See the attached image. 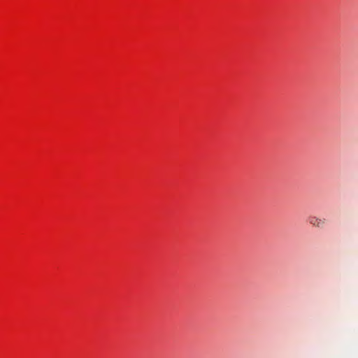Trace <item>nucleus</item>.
I'll use <instances>...</instances> for the list:
<instances>
[{
    "mask_svg": "<svg viewBox=\"0 0 358 358\" xmlns=\"http://www.w3.org/2000/svg\"><path fill=\"white\" fill-rule=\"evenodd\" d=\"M308 222L315 227L323 228L326 224V219L310 216L308 217Z\"/></svg>",
    "mask_w": 358,
    "mask_h": 358,
    "instance_id": "nucleus-1",
    "label": "nucleus"
}]
</instances>
